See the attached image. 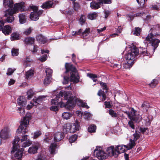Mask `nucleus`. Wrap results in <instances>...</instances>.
Masks as SVG:
<instances>
[{
	"instance_id": "27",
	"label": "nucleus",
	"mask_w": 160,
	"mask_h": 160,
	"mask_svg": "<svg viewBox=\"0 0 160 160\" xmlns=\"http://www.w3.org/2000/svg\"><path fill=\"white\" fill-rule=\"evenodd\" d=\"M134 140L130 139V142L128 145L127 146V150H129L132 149L133 148L135 145V142Z\"/></svg>"
},
{
	"instance_id": "12",
	"label": "nucleus",
	"mask_w": 160,
	"mask_h": 160,
	"mask_svg": "<svg viewBox=\"0 0 160 160\" xmlns=\"http://www.w3.org/2000/svg\"><path fill=\"white\" fill-rule=\"evenodd\" d=\"M28 135H24L22 137L21 140H19L18 144H19L20 146L21 145L22 147L25 148L27 147H28L32 144L31 141L28 138ZM17 137H15V138ZM18 138L20 139L18 137Z\"/></svg>"
},
{
	"instance_id": "7",
	"label": "nucleus",
	"mask_w": 160,
	"mask_h": 160,
	"mask_svg": "<svg viewBox=\"0 0 160 160\" xmlns=\"http://www.w3.org/2000/svg\"><path fill=\"white\" fill-rule=\"evenodd\" d=\"M31 119V116L30 115H26L23 118L22 121L21 122L20 125L17 129V134L22 133V134H24L27 132L26 128L29 124V121Z\"/></svg>"
},
{
	"instance_id": "37",
	"label": "nucleus",
	"mask_w": 160,
	"mask_h": 160,
	"mask_svg": "<svg viewBox=\"0 0 160 160\" xmlns=\"http://www.w3.org/2000/svg\"><path fill=\"white\" fill-rule=\"evenodd\" d=\"M35 93L32 89L29 90L27 92L28 98V99H31L34 95Z\"/></svg>"
},
{
	"instance_id": "59",
	"label": "nucleus",
	"mask_w": 160,
	"mask_h": 160,
	"mask_svg": "<svg viewBox=\"0 0 160 160\" xmlns=\"http://www.w3.org/2000/svg\"><path fill=\"white\" fill-rule=\"evenodd\" d=\"M15 70V69L9 68L7 70V74L8 75H11Z\"/></svg>"
},
{
	"instance_id": "47",
	"label": "nucleus",
	"mask_w": 160,
	"mask_h": 160,
	"mask_svg": "<svg viewBox=\"0 0 160 160\" xmlns=\"http://www.w3.org/2000/svg\"><path fill=\"white\" fill-rule=\"evenodd\" d=\"M18 54V49L13 48L12 50V56H17Z\"/></svg>"
},
{
	"instance_id": "8",
	"label": "nucleus",
	"mask_w": 160,
	"mask_h": 160,
	"mask_svg": "<svg viewBox=\"0 0 160 160\" xmlns=\"http://www.w3.org/2000/svg\"><path fill=\"white\" fill-rule=\"evenodd\" d=\"M80 128V127L78 125V121H76L75 123L70 124L67 123L65 124L63 127L64 132L66 133H74L78 130Z\"/></svg>"
},
{
	"instance_id": "52",
	"label": "nucleus",
	"mask_w": 160,
	"mask_h": 160,
	"mask_svg": "<svg viewBox=\"0 0 160 160\" xmlns=\"http://www.w3.org/2000/svg\"><path fill=\"white\" fill-rule=\"evenodd\" d=\"M86 21V18L84 15H82L81 16L79 19V21L80 22V24L82 25Z\"/></svg>"
},
{
	"instance_id": "25",
	"label": "nucleus",
	"mask_w": 160,
	"mask_h": 160,
	"mask_svg": "<svg viewBox=\"0 0 160 160\" xmlns=\"http://www.w3.org/2000/svg\"><path fill=\"white\" fill-rule=\"evenodd\" d=\"M19 21L21 24H23L26 22V16L25 14H20L19 15Z\"/></svg>"
},
{
	"instance_id": "35",
	"label": "nucleus",
	"mask_w": 160,
	"mask_h": 160,
	"mask_svg": "<svg viewBox=\"0 0 160 160\" xmlns=\"http://www.w3.org/2000/svg\"><path fill=\"white\" fill-rule=\"evenodd\" d=\"M31 62L30 59L28 57H27L23 61V65L25 67L29 66L31 64Z\"/></svg>"
},
{
	"instance_id": "56",
	"label": "nucleus",
	"mask_w": 160,
	"mask_h": 160,
	"mask_svg": "<svg viewBox=\"0 0 160 160\" xmlns=\"http://www.w3.org/2000/svg\"><path fill=\"white\" fill-rule=\"evenodd\" d=\"M109 114L112 117H116L117 116V114L113 110L110 109L109 111Z\"/></svg>"
},
{
	"instance_id": "46",
	"label": "nucleus",
	"mask_w": 160,
	"mask_h": 160,
	"mask_svg": "<svg viewBox=\"0 0 160 160\" xmlns=\"http://www.w3.org/2000/svg\"><path fill=\"white\" fill-rule=\"evenodd\" d=\"M141 31V29L140 28H135V30L133 33V34L135 35L138 36L140 34Z\"/></svg>"
},
{
	"instance_id": "11",
	"label": "nucleus",
	"mask_w": 160,
	"mask_h": 160,
	"mask_svg": "<svg viewBox=\"0 0 160 160\" xmlns=\"http://www.w3.org/2000/svg\"><path fill=\"white\" fill-rule=\"evenodd\" d=\"M33 11L31 12L30 17V19L33 21H36L39 18V16L42 13V11L38 10V8L35 6H30Z\"/></svg>"
},
{
	"instance_id": "16",
	"label": "nucleus",
	"mask_w": 160,
	"mask_h": 160,
	"mask_svg": "<svg viewBox=\"0 0 160 160\" xmlns=\"http://www.w3.org/2000/svg\"><path fill=\"white\" fill-rule=\"evenodd\" d=\"M40 147V145L39 143L33 145L32 147H30L28 150V152L31 154H34L37 152V151Z\"/></svg>"
},
{
	"instance_id": "48",
	"label": "nucleus",
	"mask_w": 160,
	"mask_h": 160,
	"mask_svg": "<svg viewBox=\"0 0 160 160\" xmlns=\"http://www.w3.org/2000/svg\"><path fill=\"white\" fill-rule=\"evenodd\" d=\"M52 138L51 136L46 135L44 141L45 142H51Z\"/></svg>"
},
{
	"instance_id": "31",
	"label": "nucleus",
	"mask_w": 160,
	"mask_h": 160,
	"mask_svg": "<svg viewBox=\"0 0 160 160\" xmlns=\"http://www.w3.org/2000/svg\"><path fill=\"white\" fill-rule=\"evenodd\" d=\"M62 116L64 119H68L72 116V114L70 112H64L62 113Z\"/></svg>"
},
{
	"instance_id": "55",
	"label": "nucleus",
	"mask_w": 160,
	"mask_h": 160,
	"mask_svg": "<svg viewBox=\"0 0 160 160\" xmlns=\"http://www.w3.org/2000/svg\"><path fill=\"white\" fill-rule=\"evenodd\" d=\"M82 30L81 29H80L78 31H73L72 32V34L73 36L78 35L82 32Z\"/></svg>"
},
{
	"instance_id": "51",
	"label": "nucleus",
	"mask_w": 160,
	"mask_h": 160,
	"mask_svg": "<svg viewBox=\"0 0 160 160\" xmlns=\"http://www.w3.org/2000/svg\"><path fill=\"white\" fill-rule=\"evenodd\" d=\"M83 116L85 119H88L91 116V114L89 112H85L83 114Z\"/></svg>"
},
{
	"instance_id": "42",
	"label": "nucleus",
	"mask_w": 160,
	"mask_h": 160,
	"mask_svg": "<svg viewBox=\"0 0 160 160\" xmlns=\"http://www.w3.org/2000/svg\"><path fill=\"white\" fill-rule=\"evenodd\" d=\"M77 135L76 134L72 135L69 138V142L70 143L74 142L77 139Z\"/></svg>"
},
{
	"instance_id": "6",
	"label": "nucleus",
	"mask_w": 160,
	"mask_h": 160,
	"mask_svg": "<svg viewBox=\"0 0 160 160\" xmlns=\"http://www.w3.org/2000/svg\"><path fill=\"white\" fill-rule=\"evenodd\" d=\"M66 69V73L69 71H71L70 80L74 82H77L79 81V77L76 68L72 65L66 63L65 65Z\"/></svg>"
},
{
	"instance_id": "54",
	"label": "nucleus",
	"mask_w": 160,
	"mask_h": 160,
	"mask_svg": "<svg viewBox=\"0 0 160 160\" xmlns=\"http://www.w3.org/2000/svg\"><path fill=\"white\" fill-rule=\"evenodd\" d=\"M32 30V29L31 28H29L26 29L24 32L23 33L26 35H28L31 33Z\"/></svg>"
},
{
	"instance_id": "24",
	"label": "nucleus",
	"mask_w": 160,
	"mask_h": 160,
	"mask_svg": "<svg viewBox=\"0 0 160 160\" xmlns=\"http://www.w3.org/2000/svg\"><path fill=\"white\" fill-rule=\"evenodd\" d=\"M34 41L35 39L31 37L26 38L24 40L25 43L29 45H32L34 43Z\"/></svg>"
},
{
	"instance_id": "33",
	"label": "nucleus",
	"mask_w": 160,
	"mask_h": 160,
	"mask_svg": "<svg viewBox=\"0 0 160 160\" xmlns=\"http://www.w3.org/2000/svg\"><path fill=\"white\" fill-rule=\"evenodd\" d=\"M98 94L99 96H102V101H105L106 99V95L104 94V92L102 90H100L98 92Z\"/></svg>"
},
{
	"instance_id": "57",
	"label": "nucleus",
	"mask_w": 160,
	"mask_h": 160,
	"mask_svg": "<svg viewBox=\"0 0 160 160\" xmlns=\"http://www.w3.org/2000/svg\"><path fill=\"white\" fill-rule=\"evenodd\" d=\"M152 118L151 116H148V117L147 118V119H145L146 121V122L148 124H150V123L152 121Z\"/></svg>"
},
{
	"instance_id": "17",
	"label": "nucleus",
	"mask_w": 160,
	"mask_h": 160,
	"mask_svg": "<svg viewBox=\"0 0 160 160\" xmlns=\"http://www.w3.org/2000/svg\"><path fill=\"white\" fill-rule=\"evenodd\" d=\"M64 133L58 132L54 134V140L55 142H57L60 141L63 138Z\"/></svg>"
},
{
	"instance_id": "15",
	"label": "nucleus",
	"mask_w": 160,
	"mask_h": 160,
	"mask_svg": "<svg viewBox=\"0 0 160 160\" xmlns=\"http://www.w3.org/2000/svg\"><path fill=\"white\" fill-rule=\"evenodd\" d=\"M54 6L53 1H48L43 3L41 7L45 9L53 8Z\"/></svg>"
},
{
	"instance_id": "26",
	"label": "nucleus",
	"mask_w": 160,
	"mask_h": 160,
	"mask_svg": "<svg viewBox=\"0 0 160 160\" xmlns=\"http://www.w3.org/2000/svg\"><path fill=\"white\" fill-rule=\"evenodd\" d=\"M45 98V96H39L38 98H35L33 99V102L37 106L39 102L42 101L43 98Z\"/></svg>"
},
{
	"instance_id": "23",
	"label": "nucleus",
	"mask_w": 160,
	"mask_h": 160,
	"mask_svg": "<svg viewBox=\"0 0 160 160\" xmlns=\"http://www.w3.org/2000/svg\"><path fill=\"white\" fill-rule=\"evenodd\" d=\"M57 145L55 143H52L49 147V152L52 154L55 153V150L57 147Z\"/></svg>"
},
{
	"instance_id": "18",
	"label": "nucleus",
	"mask_w": 160,
	"mask_h": 160,
	"mask_svg": "<svg viewBox=\"0 0 160 160\" xmlns=\"http://www.w3.org/2000/svg\"><path fill=\"white\" fill-rule=\"evenodd\" d=\"M116 149L118 153V155L120 153H123L127 150L126 145H119L116 146Z\"/></svg>"
},
{
	"instance_id": "39",
	"label": "nucleus",
	"mask_w": 160,
	"mask_h": 160,
	"mask_svg": "<svg viewBox=\"0 0 160 160\" xmlns=\"http://www.w3.org/2000/svg\"><path fill=\"white\" fill-rule=\"evenodd\" d=\"M112 0H97L100 4H110L112 3Z\"/></svg>"
},
{
	"instance_id": "2",
	"label": "nucleus",
	"mask_w": 160,
	"mask_h": 160,
	"mask_svg": "<svg viewBox=\"0 0 160 160\" xmlns=\"http://www.w3.org/2000/svg\"><path fill=\"white\" fill-rule=\"evenodd\" d=\"M24 3L22 2L14 4L13 7L12 9H8L5 12L4 16L7 17L6 21L8 22H12L14 21V18L13 14L20 11L23 12L25 11L27 9L25 8Z\"/></svg>"
},
{
	"instance_id": "64",
	"label": "nucleus",
	"mask_w": 160,
	"mask_h": 160,
	"mask_svg": "<svg viewBox=\"0 0 160 160\" xmlns=\"http://www.w3.org/2000/svg\"><path fill=\"white\" fill-rule=\"evenodd\" d=\"M147 129V128L144 127H140L139 129L141 132L143 133L146 132Z\"/></svg>"
},
{
	"instance_id": "4",
	"label": "nucleus",
	"mask_w": 160,
	"mask_h": 160,
	"mask_svg": "<svg viewBox=\"0 0 160 160\" xmlns=\"http://www.w3.org/2000/svg\"><path fill=\"white\" fill-rule=\"evenodd\" d=\"M142 50V51H141L140 50H139L136 47H133L131 49L130 51L125 56L126 59L127 60H128L129 61L131 60V61L133 62L135 57L138 55L139 52L144 56H149L150 53L147 52L146 48H144Z\"/></svg>"
},
{
	"instance_id": "58",
	"label": "nucleus",
	"mask_w": 160,
	"mask_h": 160,
	"mask_svg": "<svg viewBox=\"0 0 160 160\" xmlns=\"http://www.w3.org/2000/svg\"><path fill=\"white\" fill-rule=\"evenodd\" d=\"M36 106V104H35L32 101L30 102V104H28L27 107V108L28 109H31L33 106Z\"/></svg>"
},
{
	"instance_id": "1",
	"label": "nucleus",
	"mask_w": 160,
	"mask_h": 160,
	"mask_svg": "<svg viewBox=\"0 0 160 160\" xmlns=\"http://www.w3.org/2000/svg\"><path fill=\"white\" fill-rule=\"evenodd\" d=\"M56 92L57 91H54L53 94H55L56 97L51 101L52 106L51 107L50 109L52 111H56L58 110V104L60 105L61 107H65L70 110L73 108L77 102H79L80 105L82 107L87 108H89L85 102L81 99L77 98L75 97H73L69 92L62 90L56 95Z\"/></svg>"
},
{
	"instance_id": "61",
	"label": "nucleus",
	"mask_w": 160,
	"mask_h": 160,
	"mask_svg": "<svg viewBox=\"0 0 160 160\" xmlns=\"http://www.w3.org/2000/svg\"><path fill=\"white\" fill-rule=\"evenodd\" d=\"M47 59V55H42L41 58H40L39 60L42 62H44Z\"/></svg>"
},
{
	"instance_id": "43",
	"label": "nucleus",
	"mask_w": 160,
	"mask_h": 160,
	"mask_svg": "<svg viewBox=\"0 0 160 160\" xmlns=\"http://www.w3.org/2000/svg\"><path fill=\"white\" fill-rule=\"evenodd\" d=\"M133 63V61H128L127 63H125L123 64V67L125 68H130L132 66L131 64Z\"/></svg>"
},
{
	"instance_id": "5",
	"label": "nucleus",
	"mask_w": 160,
	"mask_h": 160,
	"mask_svg": "<svg viewBox=\"0 0 160 160\" xmlns=\"http://www.w3.org/2000/svg\"><path fill=\"white\" fill-rule=\"evenodd\" d=\"M20 139L18 137L16 138L14 140L13 142L12 149L11 152L13 153L16 152L14 155V157L15 158L19 160H20L22 158L23 152L24 149L22 148H20V147L18 142Z\"/></svg>"
},
{
	"instance_id": "9",
	"label": "nucleus",
	"mask_w": 160,
	"mask_h": 160,
	"mask_svg": "<svg viewBox=\"0 0 160 160\" xmlns=\"http://www.w3.org/2000/svg\"><path fill=\"white\" fill-rule=\"evenodd\" d=\"M156 35H153L152 33H150L146 37V40L149 42L152 46L153 47V51H154L155 49L158 45V43L160 42V41L156 38Z\"/></svg>"
},
{
	"instance_id": "13",
	"label": "nucleus",
	"mask_w": 160,
	"mask_h": 160,
	"mask_svg": "<svg viewBox=\"0 0 160 160\" xmlns=\"http://www.w3.org/2000/svg\"><path fill=\"white\" fill-rule=\"evenodd\" d=\"M106 154L107 155V158L108 156L110 157L113 156L116 158L118 155V152L116 150V148H114L113 146L108 147L106 149Z\"/></svg>"
},
{
	"instance_id": "41",
	"label": "nucleus",
	"mask_w": 160,
	"mask_h": 160,
	"mask_svg": "<svg viewBox=\"0 0 160 160\" xmlns=\"http://www.w3.org/2000/svg\"><path fill=\"white\" fill-rule=\"evenodd\" d=\"M51 77H48V76H46L44 80V85H47L49 84L51 82Z\"/></svg>"
},
{
	"instance_id": "53",
	"label": "nucleus",
	"mask_w": 160,
	"mask_h": 160,
	"mask_svg": "<svg viewBox=\"0 0 160 160\" xmlns=\"http://www.w3.org/2000/svg\"><path fill=\"white\" fill-rule=\"evenodd\" d=\"M149 107V104L147 102H145L142 105V107L143 109H146Z\"/></svg>"
},
{
	"instance_id": "32",
	"label": "nucleus",
	"mask_w": 160,
	"mask_h": 160,
	"mask_svg": "<svg viewBox=\"0 0 160 160\" xmlns=\"http://www.w3.org/2000/svg\"><path fill=\"white\" fill-rule=\"evenodd\" d=\"M90 32V28H87L86 29L82 32V36L85 38L87 36Z\"/></svg>"
},
{
	"instance_id": "50",
	"label": "nucleus",
	"mask_w": 160,
	"mask_h": 160,
	"mask_svg": "<svg viewBox=\"0 0 160 160\" xmlns=\"http://www.w3.org/2000/svg\"><path fill=\"white\" fill-rule=\"evenodd\" d=\"M158 83L157 81L154 79L152 80V81L149 84L150 86L152 88L154 87Z\"/></svg>"
},
{
	"instance_id": "28",
	"label": "nucleus",
	"mask_w": 160,
	"mask_h": 160,
	"mask_svg": "<svg viewBox=\"0 0 160 160\" xmlns=\"http://www.w3.org/2000/svg\"><path fill=\"white\" fill-rule=\"evenodd\" d=\"M34 71L32 69H30L26 73V77L27 79H29L32 77L34 75Z\"/></svg>"
},
{
	"instance_id": "44",
	"label": "nucleus",
	"mask_w": 160,
	"mask_h": 160,
	"mask_svg": "<svg viewBox=\"0 0 160 160\" xmlns=\"http://www.w3.org/2000/svg\"><path fill=\"white\" fill-rule=\"evenodd\" d=\"M45 72L46 74V76H48V77H51L52 73V71L51 69L47 68L45 70Z\"/></svg>"
},
{
	"instance_id": "38",
	"label": "nucleus",
	"mask_w": 160,
	"mask_h": 160,
	"mask_svg": "<svg viewBox=\"0 0 160 160\" xmlns=\"http://www.w3.org/2000/svg\"><path fill=\"white\" fill-rule=\"evenodd\" d=\"M87 76L88 77L92 78L94 82H96L97 80L96 78H98V76L96 74L91 73H88Z\"/></svg>"
},
{
	"instance_id": "10",
	"label": "nucleus",
	"mask_w": 160,
	"mask_h": 160,
	"mask_svg": "<svg viewBox=\"0 0 160 160\" xmlns=\"http://www.w3.org/2000/svg\"><path fill=\"white\" fill-rule=\"evenodd\" d=\"M94 153L96 155V157L99 160H104L107 158V155L101 147H97L94 151Z\"/></svg>"
},
{
	"instance_id": "49",
	"label": "nucleus",
	"mask_w": 160,
	"mask_h": 160,
	"mask_svg": "<svg viewBox=\"0 0 160 160\" xmlns=\"http://www.w3.org/2000/svg\"><path fill=\"white\" fill-rule=\"evenodd\" d=\"M139 132H138L136 131L133 134L134 137L133 140L136 141L140 137Z\"/></svg>"
},
{
	"instance_id": "3",
	"label": "nucleus",
	"mask_w": 160,
	"mask_h": 160,
	"mask_svg": "<svg viewBox=\"0 0 160 160\" xmlns=\"http://www.w3.org/2000/svg\"><path fill=\"white\" fill-rule=\"evenodd\" d=\"M130 120L128 122V124L132 128L134 129L135 126L132 121L136 123H139L142 119V118L139 112L133 108H132L130 112H125Z\"/></svg>"
},
{
	"instance_id": "21",
	"label": "nucleus",
	"mask_w": 160,
	"mask_h": 160,
	"mask_svg": "<svg viewBox=\"0 0 160 160\" xmlns=\"http://www.w3.org/2000/svg\"><path fill=\"white\" fill-rule=\"evenodd\" d=\"M18 102L19 105L24 107L26 105L27 100L23 96H20L18 99Z\"/></svg>"
},
{
	"instance_id": "45",
	"label": "nucleus",
	"mask_w": 160,
	"mask_h": 160,
	"mask_svg": "<svg viewBox=\"0 0 160 160\" xmlns=\"http://www.w3.org/2000/svg\"><path fill=\"white\" fill-rule=\"evenodd\" d=\"M73 4V8L74 10H76L79 8V5L78 3L75 2L76 0H71Z\"/></svg>"
},
{
	"instance_id": "62",
	"label": "nucleus",
	"mask_w": 160,
	"mask_h": 160,
	"mask_svg": "<svg viewBox=\"0 0 160 160\" xmlns=\"http://www.w3.org/2000/svg\"><path fill=\"white\" fill-rule=\"evenodd\" d=\"M19 113L21 116H23L24 114V109L22 108H19Z\"/></svg>"
},
{
	"instance_id": "20",
	"label": "nucleus",
	"mask_w": 160,
	"mask_h": 160,
	"mask_svg": "<svg viewBox=\"0 0 160 160\" xmlns=\"http://www.w3.org/2000/svg\"><path fill=\"white\" fill-rule=\"evenodd\" d=\"M3 5L6 8H9V9H11L13 6V2L12 0H3Z\"/></svg>"
},
{
	"instance_id": "14",
	"label": "nucleus",
	"mask_w": 160,
	"mask_h": 160,
	"mask_svg": "<svg viewBox=\"0 0 160 160\" xmlns=\"http://www.w3.org/2000/svg\"><path fill=\"white\" fill-rule=\"evenodd\" d=\"M10 131L7 128H5L2 130L1 132L0 138L1 139H6L10 136Z\"/></svg>"
},
{
	"instance_id": "19",
	"label": "nucleus",
	"mask_w": 160,
	"mask_h": 160,
	"mask_svg": "<svg viewBox=\"0 0 160 160\" xmlns=\"http://www.w3.org/2000/svg\"><path fill=\"white\" fill-rule=\"evenodd\" d=\"M2 32L6 35H9L11 32L12 29L10 26L5 25L4 27L1 28Z\"/></svg>"
},
{
	"instance_id": "60",
	"label": "nucleus",
	"mask_w": 160,
	"mask_h": 160,
	"mask_svg": "<svg viewBox=\"0 0 160 160\" xmlns=\"http://www.w3.org/2000/svg\"><path fill=\"white\" fill-rule=\"evenodd\" d=\"M41 134V132L40 131H37L34 133L33 138H36L40 136Z\"/></svg>"
},
{
	"instance_id": "36",
	"label": "nucleus",
	"mask_w": 160,
	"mask_h": 160,
	"mask_svg": "<svg viewBox=\"0 0 160 160\" xmlns=\"http://www.w3.org/2000/svg\"><path fill=\"white\" fill-rule=\"evenodd\" d=\"M97 13L96 12L91 13L88 15V18L90 20L95 19L97 16Z\"/></svg>"
},
{
	"instance_id": "63",
	"label": "nucleus",
	"mask_w": 160,
	"mask_h": 160,
	"mask_svg": "<svg viewBox=\"0 0 160 160\" xmlns=\"http://www.w3.org/2000/svg\"><path fill=\"white\" fill-rule=\"evenodd\" d=\"M63 78L64 80L62 83L64 84H66L69 81V78L67 77H64Z\"/></svg>"
},
{
	"instance_id": "34",
	"label": "nucleus",
	"mask_w": 160,
	"mask_h": 160,
	"mask_svg": "<svg viewBox=\"0 0 160 160\" xmlns=\"http://www.w3.org/2000/svg\"><path fill=\"white\" fill-rule=\"evenodd\" d=\"M96 128V127L95 125H92L88 128V131L90 133L95 132Z\"/></svg>"
},
{
	"instance_id": "30",
	"label": "nucleus",
	"mask_w": 160,
	"mask_h": 160,
	"mask_svg": "<svg viewBox=\"0 0 160 160\" xmlns=\"http://www.w3.org/2000/svg\"><path fill=\"white\" fill-rule=\"evenodd\" d=\"M19 38V34L15 32H14L12 34L11 36V39L12 41L16 40Z\"/></svg>"
},
{
	"instance_id": "40",
	"label": "nucleus",
	"mask_w": 160,
	"mask_h": 160,
	"mask_svg": "<svg viewBox=\"0 0 160 160\" xmlns=\"http://www.w3.org/2000/svg\"><path fill=\"white\" fill-rule=\"evenodd\" d=\"M100 84L101 86L102 89L103 90H105V92L107 93L108 92V88L107 87L106 84L105 83H104L102 82H101L100 83Z\"/></svg>"
},
{
	"instance_id": "22",
	"label": "nucleus",
	"mask_w": 160,
	"mask_h": 160,
	"mask_svg": "<svg viewBox=\"0 0 160 160\" xmlns=\"http://www.w3.org/2000/svg\"><path fill=\"white\" fill-rule=\"evenodd\" d=\"M36 39L39 43L44 44L46 42L47 39L44 36L39 35L36 37Z\"/></svg>"
},
{
	"instance_id": "29",
	"label": "nucleus",
	"mask_w": 160,
	"mask_h": 160,
	"mask_svg": "<svg viewBox=\"0 0 160 160\" xmlns=\"http://www.w3.org/2000/svg\"><path fill=\"white\" fill-rule=\"evenodd\" d=\"M100 4L95 2H92L90 3L91 8L94 9H97L100 7Z\"/></svg>"
}]
</instances>
